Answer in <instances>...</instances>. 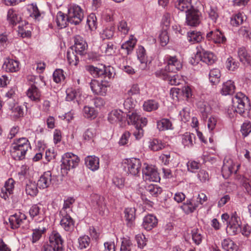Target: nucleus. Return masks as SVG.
<instances>
[{"mask_svg":"<svg viewBox=\"0 0 251 251\" xmlns=\"http://www.w3.org/2000/svg\"><path fill=\"white\" fill-rule=\"evenodd\" d=\"M222 219L223 222H226V224L233 222L241 224L240 217L238 216L236 212L232 213L230 216L227 213L222 214Z\"/></svg>","mask_w":251,"mask_h":251,"instance_id":"4c0bfd02","label":"nucleus"},{"mask_svg":"<svg viewBox=\"0 0 251 251\" xmlns=\"http://www.w3.org/2000/svg\"><path fill=\"white\" fill-rule=\"evenodd\" d=\"M165 144L157 139L150 140L149 142V148L154 151H158L165 148Z\"/></svg>","mask_w":251,"mask_h":251,"instance_id":"e433bc0d","label":"nucleus"},{"mask_svg":"<svg viewBox=\"0 0 251 251\" xmlns=\"http://www.w3.org/2000/svg\"><path fill=\"white\" fill-rule=\"evenodd\" d=\"M203 38L202 34L200 31L192 30L187 32V40L192 44L200 42Z\"/></svg>","mask_w":251,"mask_h":251,"instance_id":"7c9ffc66","label":"nucleus"},{"mask_svg":"<svg viewBox=\"0 0 251 251\" xmlns=\"http://www.w3.org/2000/svg\"><path fill=\"white\" fill-rule=\"evenodd\" d=\"M206 39L215 44H225L226 42V38L224 33L219 29L210 31L207 33Z\"/></svg>","mask_w":251,"mask_h":251,"instance_id":"ddd939ff","label":"nucleus"},{"mask_svg":"<svg viewBox=\"0 0 251 251\" xmlns=\"http://www.w3.org/2000/svg\"><path fill=\"white\" fill-rule=\"evenodd\" d=\"M195 135L187 132L181 135V143L184 147L188 148L193 146L195 143Z\"/></svg>","mask_w":251,"mask_h":251,"instance_id":"a878e982","label":"nucleus"},{"mask_svg":"<svg viewBox=\"0 0 251 251\" xmlns=\"http://www.w3.org/2000/svg\"><path fill=\"white\" fill-rule=\"evenodd\" d=\"M234 166L235 165L232 159H225L222 168V173L223 176L224 177H227L233 172H236L237 170L235 169Z\"/></svg>","mask_w":251,"mask_h":251,"instance_id":"aec40b11","label":"nucleus"},{"mask_svg":"<svg viewBox=\"0 0 251 251\" xmlns=\"http://www.w3.org/2000/svg\"><path fill=\"white\" fill-rule=\"evenodd\" d=\"M37 186V183H36L35 182L29 181L26 185V193L28 195H30L32 197L36 196L38 193Z\"/></svg>","mask_w":251,"mask_h":251,"instance_id":"de8ad7c7","label":"nucleus"},{"mask_svg":"<svg viewBox=\"0 0 251 251\" xmlns=\"http://www.w3.org/2000/svg\"><path fill=\"white\" fill-rule=\"evenodd\" d=\"M56 22L57 26L59 28H63L67 26L69 22V17L68 15L67 17L65 14L61 11H59L56 15Z\"/></svg>","mask_w":251,"mask_h":251,"instance_id":"2f4dec72","label":"nucleus"},{"mask_svg":"<svg viewBox=\"0 0 251 251\" xmlns=\"http://www.w3.org/2000/svg\"><path fill=\"white\" fill-rule=\"evenodd\" d=\"M142 169L143 178L146 181L158 182L160 178L156 168L152 165L145 164Z\"/></svg>","mask_w":251,"mask_h":251,"instance_id":"6e6552de","label":"nucleus"},{"mask_svg":"<svg viewBox=\"0 0 251 251\" xmlns=\"http://www.w3.org/2000/svg\"><path fill=\"white\" fill-rule=\"evenodd\" d=\"M49 242L54 251H64V240L60 234L57 231L53 230L49 236Z\"/></svg>","mask_w":251,"mask_h":251,"instance_id":"9d476101","label":"nucleus"},{"mask_svg":"<svg viewBox=\"0 0 251 251\" xmlns=\"http://www.w3.org/2000/svg\"><path fill=\"white\" fill-rule=\"evenodd\" d=\"M75 44L72 48L75 51L80 55H83L86 53L87 44L83 38L79 35L74 37Z\"/></svg>","mask_w":251,"mask_h":251,"instance_id":"4468645a","label":"nucleus"},{"mask_svg":"<svg viewBox=\"0 0 251 251\" xmlns=\"http://www.w3.org/2000/svg\"><path fill=\"white\" fill-rule=\"evenodd\" d=\"M175 6L178 10L185 13H187L194 8L191 0H177Z\"/></svg>","mask_w":251,"mask_h":251,"instance_id":"bb28decb","label":"nucleus"},{"mask_svg":"<svg viewBox=\"0 0 251 251\" xmlns=\"http://www.w3.org/2000/svg\"><path fill=\"white\" fill-rule=\"evenodd\" d=\"M2 69L8 73H16L20 69V63L18 60L7 58L4 60Z\"/></svg>","mask_w":251,"mask_h":251,"instance_id":"dca6fc26","label":"nucleus"},{"mask_svg":"<svg viewBox=\"0 0 251 251\" xmlns=\"http://www.w3.org/2000/svg\"><path fill=\"white\" fill-rule=\"evenodd\" d=\"M239 63L231 57H228L226 61V68L229 70L233 71L238 67Z\"/></svg>","mask_w":251,"mask_h":251,"instance_id":"e2e57ef3","label":"nucleus"},{"mask_svg":"<svg viewBox=\"0 0 251 251\" xmlns=\"http://www.w3.org/2000/svg\"><path fill=\"white\" fill-rule=\"evenodd\" d=\"M96 135V132L94 129L88 128L83 134V140L86 141H91Z\"/></svg>","mask_w":251,"mask_h":251,"instance_id":"69168bd1","label":"nucleus"},{"mask_svg":"<svg viewBox=\"0 0 251 251\" xmlns=\"http://www.w3.org/2000/svg\"><path fill=\"white\" fill-rule=\"evenodd\" d=\"M87 23L91 30L97 28V18L95 14L91 13L88 16L87 20Z\"/></svg>","mask_w":251,"mask_h":251,"instance_id":"bf43d9fd","label":"nucleus"},{"mask_svg":"<svg viewBox=\"0 0 251 251\" xmlns=\"http://www.w3.org/2000/svg\"><path fill=\"white\" fill-rule=\"evenodd\" d=\"M136 39L130 35L129 39L125 42L121 46V50L125 56H126L132 53L136 44Z\"/></svg>","mask_w":251,"mask_h":251,"instance_id":"a211bd4d","label":"nucleus"},{"mask_svg":"<svg viewBox=\"0 0 251 251\" xmlns=\"http://www.w3.org/2000/svg\"><path fill=\"white\" fill-rule=\"evenodd\" d=\"M157 128L160 131H164L173 129L172 122L168 119H162L157 122Z\"/></svg>","mask_w":251,"mask_h":251,"instance_id":"79ce46f5","label":"nucleus"},{"mask_svg":"<svg viewBox=\"0 0 251 251\" xmlns=\"http://www.w3.org/2000/svg\"><path fill=\"white\" fill-rule=\"evenodd\" d=\"M234 166L235 165L232 159H225L222 168V173L223 176L224 177H227L233 172H236L237 170L235 169Z\"/></svg>","mask_w":251,"mask_h":251,"instance_id":"412c9836","label":"nucleus"},{"mask_svg":"<svg viewBox=\"0 0 251 251\" xmlns=\"http://www.w3.org/2000/svg\"><path fill=\"white\" fill-rule=\"evenodd\" d=\"M53 178L50 171L45 172L40 177L37 182L40 188L45 189L49 187L52 183Z\"/></svg>","mask_w":251,"mask_h":251,"instance_id":"6ab92c4d","label":"nucleus"},{"mask_svg":"<svg viewBox=\"0 0 251 251\" xmlns=\"http://www.w3.org/2000/svg\"><path fill=\"white\" fill-rule=\"evenodd\" d=\"M137 58L141 63L140 68L142 70H145L147 67L148 59L145 48L140 46L137 50Z\"/></svg>","mask_w":251,"mask_h":251,"instance_id":"393cba45","label":"nucleus"},{"mask_svg":"<svg viewBox=\"0 0 251 251\" xmlns=\"http://www.w3.org/2000/svg\"><path fill=\"white\" fill-rule=\"evenodd\" d=\"M26 95L32 101L38 102L40 101L41 93L39 89L34 85L32 84L26 91Z\"/></svg>","mask_w":251,"mask_h":251,"instance_id":"b1692460","label":"nucleus"},{"mask_svg":"<svg viewBox=\"0 0 251 251\" xmlns=\"http://www.w3.org/2000/svg\"><path fill=\"white\" fill-rule=\"evenodd\" d=\"M118 31L124 35L128 34L129 27L127 26V24L125 20L121 21L118 25Z\"/></svg>","mask_w":251,"mask_h":251,"instance_id":"680f3d73","label":"nucleus"},{"mask_svg":"<svg viewBox=\"0 0 251 251\" xmlns=\"http://www.w3.org/2000/svg\"><path fill=\"white\" fill-rule=\"evenodd\" d=\"M123 118V112L119 110L115 109L111 111L108 116V120L111 124H115L121 121Z\"/></svg>","mask_w":251,"mask_h":251,"instance_id":"72a5a7b5","label":"nucleus"},{"mask_svg":"<svg viewBox=\"0 0 251 251\" xmlns=\"http://www.w3.org/2000/svg\"><path fill=\"white\" fill-rule=\"evenodd\" d=\"M124 166L127 173L136 176L139 174L140 171L141 163L140 159L131 158L125 159Z\"/></svg>","mask_w":251,"mask_h":251,"instance_id":"0eeeda50","label":"nucleus"},{"mask_svg":"<svg viewBox=\"0 0 251 251\" xmlns=\"http://www.w3.org/2000/svg\"><path fill=\"white\" fill-rule=\"evenodd\" d=\"M135 209L132 207H127L124 210L125 218L128 226L131 227L133 225L135 218Z\"/></svg>","mask_w":251,"mask_h":251,"instance_id":"c756f323","label":"nucleus"},{"mask_svg":"<svg viewBox=\"0 0 251 251\" xmlns=\"http://www.w3.org/2000/svg\"><path fill=\"white\" fill-rule=\"evenodd\" d=\"M158 220L155 216L150 214L145 216L142 223L143 227L147 230H151L156 226Z\"/></svg>","mask_w":251,"mask_h":251,"instance_id":"5701e85b","label":"nucleus"},{"mask_svg":"<svg viewBox=\"0 0 251 251\" xmlns=\"http://www.w3.org/2000/svg\"><path fill=\"white\" fill-rule=\"evenodd\" d=\"M166 69L169 72L176 73L182 67L181 61L176 56L167 55L166 57Z\"/></svg>","mask_w":251,"mask_h":251,"instance_id":"f8f14e48","label":"nucleus"},{"mask_svg":"<svg viewBox=\"0 0 251 251\" xmlns=\"http://www.w3.org/2000/svg\"><path fill=\"white\" fill-rule=\"evenodd\" d=\"M222 246L226 251H237L238 246L229 238L225 239L222 242Z\"/></svg>","mask_w":251,"mask_h":251,"instance_id":"a19ab883","label":"nucleus"},{"mask_svg":"<svg viewBox=\"0 0 251 251\" xmlns=\"http://www.w3.org/2000/svg\"><path fill=\"white\" fill-rule=\"evenodd\" d=\"M243 21L242 14L238 13L231 18L230 23L233 26H238L243 23Z\"/></svg>","mask_w":251,"mask_h":251,"instance_id":"774afa93","label":"nucleus"},{"mask_svg":"<svg viewBox=\"0 0 251 251\" xmlns=\"http://www.w3.org/2000/svg\"><path fill=\"white\" fill-rule=\"evenodd\" d=\"M90 238L88 236L83 235L78 238V248L80 250H83L87 248L90 244Z\"/></svg>","mask_w":251,"mask_h":251,"instance_id":"864d4df0","label":"nucleus"},{"mask_svg":"<svg viewBox=\"0 0 251 251\" xmlns=\"http://www.w3.org/2000/svg\"><path fill=\"white\" fill-rule=\"evenodd\" d=\"M67 96L66 100L67 101L73 100L75 99H77L81 95L80 91L79 89H68L66 90Z\"/></svg>","mask_w":251,"mask_h":251,"instance_id":"603ef678","label":"nucleus"},{"mask_svg":"<svg viewBox=\"0 0 251 251\" xmlns=\"http://www.w3.org/2000/svg\"><path fill=\"white\" fill-rule=\"evenodd\" d=\"M67 14L69 23L75 25H79L84 18L83 10L79 6L76 4L70 6L68 9Z\"/></svg>","mask_w":251,"mask_h":251,"instance_id":"7ed1b4c3","label":"nucleus"},{"mask_svg":"<svg viewBox=\"0 0 251 251\" xmlns=\"http://www.w3.org/2000/svg\"><path fill=\"white\" fill-rule=\"evenodd\" d=\"M238 55L240 61L244 64H248L250 63L251 55L245 48L241 47L238 49Z\"/></svg>","mask_w":251,"mask_h":251,"instance_id":"f704fd0d","label":"nucleus"},{"mask_svg":"<svg viewBox=\"0 0 251 251\" xmlns=\"http://www.w3.org/2000/svg\"><path fill=\"white\" fill-rule=\"evenodd\" d=\"M90 204L92 208L100 215H103L106 208L104 198L98 194L92 196Z\"/></svg>","mask_w":251,"mask_h":251,"instance_id":"9b49d317","label":"nucleus"},{"mask_svg":"<svg viewBox=\"0 0 251 251\" xmlns=\"http://www.w3.org/2000/svg\"><path fill=\"white\" fill-rule=\"evenodd\" d=\"M83 116L87 118L93 119L96 117L97 112L93 107L85 106L83 110Z\"/></svg>","mask_w":251,"mask_h":251,"instance_id":"6e6d98bb","label":"nucleus"},{"mask_svg":"<svg viewBox=\"0 0 251 251\" xmlns=\"http://www.w3.org/2000/svg\"><path fill=\"white\" fill-rule=\"evenodd\" d=\"M46 231L45 227H38L32 230V238L31 239L32 244L36 243L42 237L43 233Z\"/></svg>","mask_w":251,"mask_h":251,"instance_id":"37998d69","label":"nucleus"},{"mask_svg":"<svg viewBox=\"0 0 251 251\" xmlns=\"http://www.w3.org/2000/svg\"><path fill=\"white\" fill-rule=\"evenodd\" d=\"M73 48L70 49L67 52V58L69 64L72 66H76L79 62V58Z\"/></svg>","mask_w":251,"mask_h":251,"instance_id":"c9c22d12","label":"nucleus"},{"mask_svg":"<svg viewBox=\"0 0 251 251\" xmlns=\"http://www.w3.org/2000/svg\"><path fill=\"white\" fill-rule=\"evenodd\" d=\"M86 166L91 170L95 171L99 168V158L95 156H88L85 159Z\"/></svg>","mask_w":251,"mask_h":251,"instance_id":"cd10ccee","label":"nucleus"},{"mask_svg":"<svg viewBox=\"0 0 251 251\" xmlns=\"http://www.w3.org/2000/svg\"><path fill=\"white\" fill-rule=\"evenodd\" d=\"M7 20L11 24L14 25L20 22L21 17L15 10L10 9L7 12Z\"/></svg>","mask_w":251,"mask_h":251,"instance_id":"49530a36","label":"nucleus"},{"mask_svg":"<svg viewBox=\"0 0 251 251\" xmlns=\"http://www.w3.org/2000/svg\"><path fill=\"white\" fill-rule=\"evenodd\" d=\"M15 181L12 178H9L1 188L0 197L7 201L12 199L14 195Z\"/></svg>","mask_w":251,"mask_h":251,"instance_id":"1a4fd4ad","label":"nucleus"},{"mask_svg":"<svg viewBox=\"0 0 251 251\" xmlns=\"http://www.w3.org/2000/svg\"><path fill=\"white\" fill-rule=\"evenodd\" d=\"M9 222L10 227L13 229H18L20 227L25 228V226L28 223L26 216L21 212H18L10 216Z\"/></svg>","mask_w":251,"mask_h":251,"instance_id":"423d86ee","label":"nucleus"},{"mask_svg":"<svg viewBox=\"0 0 251 251\" xmlns=\"http://www.w3.org/2000/svg\"><path fill=\"white\" fill-rule=\"evenodd\" d=\"M115 27L113 25H109L105 27L101 33V37L103 39H110L114 36Z\"/></svg>","mask_w":251,"mask_h":251,"instance_id":"5fc2aeb1","label":"nucleus"},{"mask_svg":"<svg viewBox=\"0 0 251 251\" xmlns=\"http://www.w3.org/2000/svg\"><path fill=\"white\" fill-rule=\"evenodd\" d=\"M186 20L188 25L196 26L200 23V13L194 8L186 13Z\"/></svg>","mask_w":251,"mask_h":251,"instance_id":"f3484780","label":"nucleus"},{"mask_svg":"<svg viewBox=\"0 0 251 251\" xmlns=\"http://www.w3.org/2000/svg\"><path fill=\"white\" fill-rule=\"evenodd\" d=\"M52 76L54 81L57 83L61 82L65 78L63 70L60 69H56L54 72Z\"/></svg>","mask_w":251,"mask_h":251,"instance_id":"13d9d810","label":"nucleus"},{"mask_svg":"<svg viewBox=\"0 0 251 251\" xmlns=\"http://www.w3.org/2000/svg\"><path fill=\"white\" fill-rule=\"evenodd\" d=\"M61 218L60 225L64 230L72 232L75 227V221L69 214H59Z\"/></svg>","mask_w":251,"mask_h":251,"instance_id":"2eb2a0df","label":"nucleus"},{"mask_svg":"<svg viewBox=\"0 0 251 251\" xmlns=\"http://www.w3.org/2000/svg\"><path fill=\"white\" fill-rule=\"evenodd\" d=\"M132 247L131 241L129 239L126 238L123 239L120 251H131Z\"/></svg>","mask_w":251,"mask_h":251,"instance_id":"052dcab7","label":"nucleus"},{"mask_svg":"<svg viewBox=\"0 0 251 251\" xmlns=\"http://www.w3.org/2000/svg\"><path fill=\"white\" fill-rule=\"evenodd\" d=\"M232 106L237 113L241 114L248 106V98L242 93H237L232 99Z\"/></svg>","mask_w":251,"mask_h":251,"instance_id":"39448f33","label":"nucleus"},{"mask_svg":"<svg viewBox=\"0 0 251 251\" xmlns=\"http://www.w3.org/2000/svg\"><path fill=\"white\" fill-rule=\"evenodd\" d=\"M75 199L73 198H68L64 201L63 206L60 211L59 214H69L72 211V205L75 202Z\"/></svg>","mask_w":251,"mask_h":251,"instance_id":"c03bdc74","label":"nucleus"},{"mask_svg":"<svg viewBox=\"0 0 251 251\" xmlns=\"http://www.w3.org/2000/svg\"><path fill=\"white\" fill-rule=\"evenodd\" d=\"M168 30L163 29L162 30L159 35V40L160 45L164 47L167 45L169 41Z\"/></svg>","mask_w":251,"mask_h":251,"instance_id":"4d7b16f0","label":"nucleus"},{"mask_svg":"<svg viewBox=\"0 0 251 251\" xmlns=\"http://www.w3.org/2000/svg\"><path fill=\"white\" fill-rule=\"evenodd\" d=\"M13 116L16 118L23 117L24 116V108L22 106L15 105L11 109Z\"/></svg>","mask_w":251,"mask_h":251,"instance_id":"0e129e2a","label":"nucleus"},{"mask_svg":"<svg viewBox=\"0 0 251 251\" xmlns=\"http://www.w3.org/2000/svg\"><path fill=\"white\" fill-rule=\"evenodd\" d=\"M85 69L94 77H100L101 81L92 80L90 86L94 94L104 96L106 95L107 89L110 86L109 81L114 77L115 73L113 67L100 64L96 66L89 65Z\"/></svg>","mask_w":251,"mask_h":251,"instance_id":"f257e3e1","label":"nucleus"},{"mask_svg":"<svg viewBox=\"0 0 251 251\" xmlns=\"http://www.w3.org/2000/svg\"><path fill=\"white\" fill-rule=\"evenodd\" d=\"M199 206V203L193 199L187 200L180 206L181 209L186 214L193 213Z\"/></svg>","mask_w":251,"mask_h":251,"instance_id":"4be33fe9","label":"nucleus"},{"mask_svg":"<svg viewBox=\"0 0 251 251\" xmlns=\"http://www.w3.org/2000/svg\"><path fill=\"white\" fill-rule=\"evenodd\" d=\"M221 76L219 69L215 68L211 70L209 73V79L212 84H216L220 82Z\"/></svg>","mask_w":251,"mask_h":251,"instance_id":"58836bf2","label":"nucleus"},{"mask_svg":"<svg viewBox=\"0 0 251 251\" xmlns=\"http://www.w3.org/2000/svg\"><path fill=\"white\" fill-rule=\"evenodd\" d=\"M30 148V144L28 140L22 137L14 140L11 145L10 151L14 159L21 160L25 158L27 151Z\"/></svg>","mask_w":251,"mask_h":251,"instance_id":"f03ea898","label":"nucleus"},{"mask_svg":"<svg viewBox=\"0 0 251 251\" xmlns=\"http://www.w3.org/2000/svg\"><path fill=\"white\" fill-rule=\"evenodd\" d=\"M226 225V232L230 235H234L237 234L241 230V224L233 222L232 223H228Z\"/></svg>","mask_w":251,"mask_h":251,"instance_id":"09e8293b","label":"nucleus"},{"mask_svg":"<svg viewBox=\"0 0 251 251\" xmlns=\"http://www.w3.org/2000/svg\"><path fill=\"white\" fill-rule=\"evenodd\" d=\"M129 120L130 122L133 125L143 126H146L148 123L146 118L142 117L136 113L132 112L131 114L128 115Z\"/></svg>","mask_w":251,"mask_h":251,"instance_id":"c85d7f7f","label":"nucleus"},{"mask_svg":"<svg viewBox=\"0 0 251 251\" xmlns=\"http://www.w3.org/2000/svg\"><path fill=\"white\" fill-rule=\"evenodd\" d=\"M146 191L154 197H158L162 192V188L157 185L151 184L146 187Z\"/></svg>","mask_w":251,"mask_h":251,"instance_id":"3c124183","label":"nucleus"},{"mask_svg":"<svg viewBox=\"0 0 251 251\" xmlns=\"http://www.w3.org/2000/svg\"><path fill=\"white\" fill-rule=\"evenodd\" d=\"M29 214L32 219L36 217L43 219V211L38 204L33 205L29 210Z\"/></svg>","mask_w":251,"mask_h":251,"instance_id":"ea45409f","label":"nucleus"},{"mask_svg":"<svg viewBox=\"0 0 251 251\" xmlns=\"http://www.w3.org/2000/svg\"><path fill=\"white\" fill-rule=\"evenodd\" d=\"M79 157L71 153H65L62 157L61 169L65 171L67 173L68 171L76 167L79 162Z\"/></svg>","mask_w":251,"mask_h":251,"instance_id":"20e7f679","label":"nucleus"},{"mask_svg":"<svg viewBox=\"0 0 251 251\" xmlns=\"http://www.w3.org/2000/svg\"><path fill=\"white\" fill-rule=\"evenodd\" d=\"M207 11L208 12L209 17L215 23L219 17L217 8L215 6L210 5L207 10Z\"/></svg>","mask_w":251,"mask_h":251,"instance_id":"338daca9","label":"nucleus"},{"mask_svg":"<svg viewBox=\"0 0 251 251\" xmlns=\"http://www.w3.org/2000/svg\"><path fill=\"white\" fill-rule=\"evenodd\" d=\"M235 86L231 80H228L223 84L221 93L223 95H231L234 92Z\"/></svg>","mask_w":251,"mask_h":251,"instance_id":"473e14b6","label":"nucleus"},{"mask_svg":"<svg viewBox=\"0 0 251 251\" xmlns=\"http://www.w3.org/2000/svg\"><path fill=\"white\" fill-rule=\"evenodd\" d=\"M158 102L153 100H146L143 104L144 110L148 112L156 110L158 108Z\"/></svg>","mask_w":251,"mask_h":251,"instance_id":"a18cd8bd","label":"nucleus"},{"mask_svg":"<svg viewBox=\"0 0 251 251\" xmlns=\"http://www.w3.org/2000/svg\"><path fill=\"white\" fill-rule=\"evenodd\" d=\"M216 59V57L214 54L211 52L205 51L203 53L202 55L201 56V60L207 64L210 65L215 63Z\"/></svg>","mask_w":251,"mask_h":251,"instance_id":"8fccbe9b","label":"nucleus"}]
</instances>
